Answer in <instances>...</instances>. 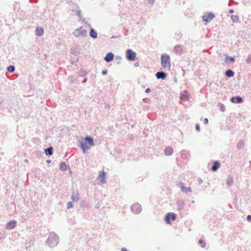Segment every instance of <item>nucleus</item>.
Returning <instances> with one entry per match:
<instances>
[{
  "instance_id": "obj_14",
  "label": "nucleus",
  "mask_w": 251,
  "mask_h": 251,
  "mask_svg": "<svg viewBox=\"0 0 251 251\" xmlns=\"http://www.w3.org/2000/svg\"><path fill=\"white\" fill-rule=\"evenodd\" d=\"M176 204L177 210L180 211L182 210L184 207V201L182 199L177 200L176 201Z\"/></svg>"
},
{
  "instance_id": "obj_59",
  "label": "nucleus",
  "mask_w": 251,
  "mask_h": 251,
  "mask_svg": "<svg viewBox=\"0 0 251 251\" xmlns=\"http://www.w3.org/2000/svg\"><path fill=\"white\" fill-rule=\"evenodd\" d=\"M83 23L86 25V26H87V25H88V24H89L87 21H85V22H83Z\"/></svg>"
},
{
  "instance_id": "obj_23",
  "label": "nucleus",
  "mask_w": 251,
  "mask_h": 251,
  "mask_svg": "<svg viewBox=\"0 0 251 251\" xmlns=\"http://www.w3.org/2000/svg\"><path fill=\"white\" fill-rule=\"evenodd\" d=\"M89 36L94 39H95L98 37V33L93 28H91L90 29Z\"/></svg>"
},
{
  "instance_id": "obj_22",
  "label": "nucleus",
  "mask_w": 251,
  "mask_h": 251,
  "mask_svg": "<svg viewBox=\"0 0 251 251\" xmlns=\"http://www.w3.org/2000/svg\"><path fill=\"white\" fill-rule=\"evenodd\" d=\"M164 151L166 156H170L173 153L174 150L172 147L169 146L165 148Z\"/></svg>"
},
{
  "instance_id": "obj_11",
  "label": "nucleus",
  "mask_w": 251,
  "mask_h": 251,
  "mask_svg": "<svg viewBox=\"0 0 251 251\" xmlns=\"http://www.w3.org/2000/svg\"><path fill=\"white\" fill-rule=\"evenodd\" d=\"M82 139L90 148L94 146V139L92 136L87 135L84 138H82Z\"/></svg>"
},
{
  "instance_id": "obj_1",
  "label": "nucleus",
  "mask_w": 251,
  "mask_h": 251,
  "mask_svg": "<svg viewBox=\"0 0 251 251\" xmlns=\"http://www.w3.org/2000/svg\"><path fill=\"white\" fill-rule=\"evenodd\" d=\"M60 241L59 236L54 231L50 232L49 236L45 242V244L50 248H53L56 247Z\"/></svg>"
},
{
  "instance_id": "obj_48",
  "label": "nucleus",
  "mask_w": 251,
  "mask_h": 251,
  "mask_svg": "<svg viewBox=\"0 0 251 251\" xmlns=\"http://www.w3.org/2000/svg\"><path fill=\"white\" fill-rule=\"evenodd\" d=\"M247 219L248 221L251 222V215H248L247 217Z\"/></svg>"
},
{
  "instance_id": "obj_8",
  "label": "nucleus",
  "mask_w": 251,
  "mask_h": 251,
  "mask_svg": "<svg viewBox=\"0 0 251 251\" xmlns=\"http://www.w3.org/2000/svg\"><path fill=\"white\" fill-rule=\"evenodd\" d=\"M86 30L82 29V26L76 28L73 33L74 35L76 37L80 36H85L86 33Z\"/></svg>"
},
{
  "instance_id": "obj_62",
  "label": "nucleus",
  "mask_w": 251,
  "mask_h": 251,
  "mask_svg": "<svg viewBox=\"0 0 251 251\" xmlns=\"http://www.w3.org/2000/svg\"><path fill=\"white\" fill-rule=\"evenodd\" d=\"M71 64H75V62L73 61V60H71Z\"/></svg>"
},
{
  "instance_id": "obj_20",
  "label": "nucleus",
  "mask_w": 251,
  "mask_h": 251,
  "mask_svg": "<svg viewBox=\"0 0 251 251\" xmlns=\"http://www.w3.org/2000/svg\"><path fill=\"white\" fill-rule=\"evenodd\" d=\"M44 152L47 156H50L53 154V148L52 146H50L44 150Z\"/></svg>"
},
{
  "instance_id": "obj_25",
  "label": "nucleus",
  "mask_w": 251,
  "mask_h": 251,
  "mask_svg": "<svg viewBox=\"0 0 251 251\" xmlns=\"http://www.w3.org/2000/svg\"><path fill=\"white\" fill-rule=\"evenodd\" d=\"M225 61L226 63L230 62V63H233L235 61V56H228L227 54H225Z\"/></svg>"
},
{
  "instance_id": "obj_17",
  "label": "nucleus",
  "mask_w": 251,
  "mask_h": 251,
  "mask_svg": "<svg viewBox=\"0 0 251 251\" xmlns=\"http://www.w3.org/2000/svg\"><path fill=\"white\" fill-rule=\"evenodd\" d=\"M106 173L102 170L100 172L99 178H100V182L101 183H104L106 182Z\"/></svg>"
},
{
  "instance_id": "obj_32",
  "label": "nucleus",
  "mask_w": 251,
  "mask_h": 251,
  "mask_svg": "<svg viewBox=\"0 0 251 251\" xmlns=\"http://www.w3.org/2000/svg\"><path fill=\"white\" fill-rule=\"evenodd\" d=\"M81 12L80 9L76 10V15L78 16L79 20L83 22H85V19L82 18Z\"/></svg>"
},
{
  "instance_id": "obj_13",
  "label": "nucleus",
  "mask_w": 251,
  "mask_h": 251,
  "mask_svg": "<svg viewBox=\"0 0 251 251\" xmlns=\"http://www.w3.org/2000/svg\"><path fill=\"white\" fill-rule=\"evenodd\" d=\"M155 76L157 79L165 80L167 77V74L164 71H159L155 74Z\"/></svg>"
},
{
  "instance_id": "obj_49",
  "label": "nucleus",
  "mask_w": 251,
  "mask_h": 251,
  "mask_svg": "<svg viewBox=\"0 0 251 251\" xmlns=\"http://www.w3.org/2000/svg\"><path fill=\"white\" fill-rule=\"evenodd\" d=\"M115 59L116 60H121L122 59V57L120 55H116L115 57Z\"/></svg>"
},
{
  "instance_id": "obj_9",
  "label": "nucleus",
  "mask_w": 251,
  "mask_h": 251,
  "mask_svg": "<svg viewBox=\"0 0 251 251\" xmlns=\"http://www.w3.org/2000/svg\"><path fill=\"white\" fill-rule=\"evenodd\" d=\"M230 101L231 102L233 103H242L244 101L243 98L239 96H236L234 97H232L230 99Z\"/></svg>"
},
{
  "instance_id": "obj_28",
  "label": "nucleus",
  "mask_w": 251,
  "mask_h": 251,
  "mask_svg": "<svg viewBox=\"0 0 251 251\" xmlns=\"http://www.w3.org/2000/svg\"><path fill=\"white\" fill-rule=\"evenodd\" d=\"M225 75L226 77L231 78L234 76L235 73L232 70L228 69L226 71Z\"/></svg>"
},
{
  "instance_id": "obj_44",
  "label": "nucleus",
  "mask_w": 251,
  "mask_h": 251,
  "mask_svg": "<svg viewBox=\"0 0 251 251\" xmlns=\"http://www.w3.org/2000/svg\"><path fill=\"white\" fill-rule=\"evenodd\" d=\"M198 182L199 185H201L203 182V180L202 179V178H201L200 177H198Z\"/></svg>"
},
{
  "instance_id": "obj_5",
  "label": "nucleus",
  "mask_w": 251,
  "mask_h": 251,
  "mask_svg": "<svg viewBox=\"0 0 251 251\" xmlns=\"http://www.w3.org/2000/svg\"><path fill=\"white\" fill-rule=\"evenodd\" d=\"M131 212L135 214H139L142 211V206L138 203L132 204L130 207Z\"/></svg>"
},
{
  "instance_id": "obj_57",
  "label": "nucleus",
  "mask_w": 251,
  "mask_h": 251,
  "mask_svg": "<svg viewBox=\"0 0 251 251\" xmlns=\"http://www.w3.org/2000/svg\"><path fill=\"white\" fill-rule=\"evenodd\" d=\"M66 1L68 4H69L70 3H72V4L73 3L72 0H66Z\"/></svg>"
},
{
  "instance_id": "obj_53",
  "label": "nucleus",
  "mask_w": 251,
  "mask_h": 251,
  "mask_svg": "<svg viewBox=\"0 0 251 251\" xmlns=\"http://www.w3.org/2000/svg\"><path fill=\"white\" fill-rule=\"evenodd\" d=\"M121 36V35H119V36H112L111 37V39H113V38H119V37H120Z\"/></svg>"
},
{
  "instance_id": "obj_26",
  "label": "nucleus",
  "mask_w": 251,
  "mask_h": 251,
  "mask_svg": "<svg viewBox=\"0 0 251 251\" xmlns=\"http://www.w3.org/2000/svg\"><path fill=\"white\" fill-rule=\"evenodd\" d=\"M68 169H70L69 166H68L66 162H62L59 165V169L62 171H67Z\"/></svg>"
},
{
  "instance_id": "obj_50",
  "label": "nucleus",
  "mask_w": 251,
  "mask_h": 251,
  "mask_svg": "<svg viewBox=\"0 0 251 251\" xmlns=\"http://www.w3.org/2000/svg\"><path fill=\"white\" fill-rule=\"evenodd\" d=\"M151 89L150 88H148L147 89H146L145 91V92L146 93H149L150 92H151Z\"/></svg>"
},
{
  "instance_id": "obj_60",
  "label": "nucleus",
  "mask_w": 251,
  "mask_h": 251,
  "mask_svg": "<svg viewBox=\"0 0 251 251\" xmlns=\"http://www.w3.org/2000/svg\"><path fill=\"white\" fill-rule=\"evenodd\" d=\"M87 26L88 27H90V29L91 28H92V27H91V25L90 24H88V25H87Z\"/></svg>"
},
{
  "instance_id": "obj_29",
  "label": "nucleus",
  "mask_w": 251,
  "mask_h": 251,
  "mask_svg": "<svg viewBox=\"0 0 251 251\" xmlns=\"http://www.w3.org/2000/svg\"><path fill=\"white\" fill-rule=\"evenodd\" d=\"M175 52L176 53H181L182 52V48L180 45H177L174 48Z\"/></svg>"
},
{
  "instance_id": "obj_52",
  "label": "nucleus",
  "mask_w": 251,
  "mask_h": 251,
  "mask_svg": "<svg viewBox=\"0 0 251 251\" xmlns=\"http://www.w3.org/2000/svg\"><path fill=\"white\" fill-rule=\"evenodd\" d=\"M139 66V62H137L134 63V66L135 67H138Z\"/></svg>"
},
{
  "instance_id": "obj_58",
  "label": "nucleus",
  "mask_w": 251,
  "mask_h": 251,
  "mask_svg": "<svg viewBox=\"0 0 251 251\" xmlns=\"http://www.w3.org/2000/svg\"><path fill=\"white\" fill-rule=\"evenodd\" d=\"M46 162L48 163V164H50L51 162V161L50 159H48L47 161H46Z\"/></svg>"
},
{
  "instance_id": "obj_54",
  "label": "nucleus",
  "mask_w": 251,
  "mask_h": 251,
  "mask_svg": "<svg viewBox=\"0 0 251 251\" xmlns=\"http://www.w3.org/2000/svg\"><path fill=\"white\" fill-rule=\"evenodd\" d=\"M229 13H233L234 12V10L233 9H230L228 11Z\"/></svg>"
},
{
  "instance_id": "obj_27",
  "label": "nucleus",
  "mask_w": 251,
  "mask_h": 251,
  "mask_svg": "<svg viewBox=\"0 0 251 251\" xmlns=\"http://www.w3.org/2000/svg\"><path fill=\"white\" fill-rule=\"evenodd\" d=\"M35 32L36 35L41 36L44 33V29L41 27H37L35 29Z\"/></svg>"
},
{
  "instance_id": "obj_2",
  "label": "nucleus",
  "mask_w": 251,
  "mask_h": 251,
  "mask_svg": "<svg viewBox=\"0 0 251 251\" xmlns=\"http://www.w3.org/2000/svg\"><path fill=\"white\" fill-rule=\"evenodd\" d=\"M161 64L163 68L170 69V57L167 54H162L161 56Z\"/></svg>"
},
{
  "instance_id": "obj_51",
  "label": "nucleus",
  "mask_w": 251,
  "mask_h": 251,
  "mask_svg": "<svg viewBox=\"0 0 251 251\" xmlns=\"http://www.w3.org/2000/svg\"><path fill=\"white\" fill-rule=\"evenodd\" d=\"M149 3L152 4L154 2V0H147Z\"/></svg>"
},
{
  "instance_id": "obj_33",
  "label": "nucleus",
  "mask_w": 251,
  "mask_h": 251,
  "mask_svg": "<svg viewBox=\"0 0 251 251\" xmlns=\"http://www.w3.org/2000/svg\"><path fill=\"white\" fill-rule=\"evenodd\" d=\"M7 71L10 73H13L15 70V67L14 65H9L7 68Z\"/></svg>"
},
{
  "instance_id": "obj_24",
  "label": "nucleus",
  "mask_w": 251,
  "mask_h": 251,
  "mask_svg": "<svg viewBox=\"0 0 251 251\" xmlns=\"http://www.w3.org/2000/svg\"><path fill=\"white\" fill-rule=\"evenodd\" d=\"M179 187L181 188L182 192L187 193L188 192H191V188L190 187H186L184 186L183 183L180 182L179 183Z\"/></svg>"
},
{
  "instance_id": "obj_19",
  "label": "nucleus",
  "mask_w": 251,
  "mask_h": 251,
  "mask_svg": "<svg viewBox=\"0 0 251 251\" xmlns=\"http://www.w3.org/2000/svg\"><path fill=\"white\" fill-rule=\"evenodd\" d=\"M71 199L74 201H77L79 199V195L78 192L73 190Z\"/></svg>"
},
{
  "instance_id": "obj_34",
  "label": "nucleus",
  "mask_w": 251,
  "mask_h": 251,
  "mask_svg": "<svg viewBox=\"0 0 251 251\" xmlns=\"http://www.w3.org/2000/svg\"><path fill=\"white\" fill-rule=\"evenodd\" d=\"M199 244L202 248H204L206 247V242L203 240H202L201 239H199Z\"/></svg>"
},
{
  "instance_id": "obj_56",
  "label": "nucleus",
  "mask_w": 251,
  "mask_h": 251,
  "mask_svg": "<svg viewBox=\"0 0 251 251\" xmlns=\"http://www.w3.org/2000/svg\"><path fill=\"white\" fill-rule=\"evenodd\" d=\"M121 251H128L126 248H122L121 249Z\"/></svg>"
},
{
  "instance_id": "obj_61",
  "label": "nucleus",
  "mask_w": 251,
  "mask_h": 251,
  "mask_svg": "<svg viewBox=\"0 0 251 251\" xmlns=\"http://www.w3.org/2000/svg\"><path fill=\"white\" fill-rule=\"evenodd\" d=\"M233 0H229V2H228V5H230L229 3H230V2H233Z\"/></svg>"
},
{
  "instance_id": "obj_12",
  "label": "nucleus",
  "mask_w": 251,
  "mask_h": 251,
  "mask_svg": "<svg viewBox=\"0 0 251 251\" xmlns=\"http://www.w3.org/2000/svg\"><path fill=\"white\" fill-rule=\"evenodd\" d=\"M17 225V221L15 220H11L7 222L5 226V229L11 230L14 228Z\"/></svg>"
},
{
  "instance_id": "obj_39",
  "label": "nucleus",
  "mask_w": 251,
  "mask_h": 251,
  "mask_svg": "<svg viewBox=\"0 0 251 251\" xmlns=\"http://www.w3.org/2000/svg\"><path fill=\"white\" fill-rule=\"evenodd\" d=\"M76 78L73 79V76H69L68 78V80L69 82L72 83H75L76 82Z\"/></svg>"
},
{
  "instance_id": "obj_3",
  "label": "nucleus",
  "mask_w": 251,
  "mask_h": 251,
  "mask_svg": "<svg viewBox=\"0 0 251 251\" xmlns=\"http://www.w3.org/2000/svg\"><path fill=\"white\" fill-rule=\"evenodd\" d=\"M177 218V215L173 212H168L167 213L164 218V220L166 224H171L172 222L175 221Z\"/></svg>"
},
{
  "instance_id": "obj_63",
  "label": "nucleus",
  "mask_w": 251,
  "mask_h": 251,
  "mask_svg": "<svg viewBox=\"0 0 251 251\" xmlns=\"http://www.w3.org/2000/svg\"><path fill=\"white\" fill-rule=\"evenodd\" d=\"M174 81H175V82H177V79H176V78H175V79H174Z\"/></svg>"
},
{
  "instance_id": "obj_37",
  "label": "nucleus",
  "mask_w": 251,
  "mask_h": 251,
  "mask_svg": "<svg viewBox=\"0 0 251 251\" xmlns=\"http://www.w3.org/2000/svg\"><path fill=\"white\" fill-rule=\"evenodd\" d=\"M231 19L234 23H236L239 21V17L237 15H232L231 16Z\"/></svg>"
},
{
  "instance_id": "obj_30",
  "label": "nucleus",
  "mask_w": 251,
  "mask_h": 251,
  "mask_svg": "<svg viewBox=\"0 0 251 251\" xmlns=\"http://www.w3.org/2000/svg\"><path fill=\"white\" fill-rule=\"evenodd\" d=\"M233 184V177L231 176H229V177L226 180V185L228 186H231Z\"/></svg>"
},
{
  "instance_id": "obj_40",
  "label": "nucleus",
  "mask_w": 251,
  "mask_h": 251,
  "mask_svg": "<svg viewBox=\"0 0 251 251\" xmlns=\"http://www.w3.org/2000/svg\"><path fill=\"white\" fill-rule=\"evenodd\" d=\"M246 62L247 64H250L251 63V53L249 54L246 59Z\"/></svg>"
},
{
  "instance_id": "obj_10",
  "label": "nucleus",
  "mask_w": 251,
  "mask_h": 251,
  "mask_svg": "<svg viewBox=\"0 0 251 251\" xmlns=\"http://www.w3.org/2000/svg\"><path fill=\"white\" fill-rule=\"evenodd\" d=\"M71 53L74 55H78L80 54L79 50L80 48L79 46L76 44H74L72 45L71 48Z\"/></svg>"
},
{
  "instance_id": "obj_31",
  "label": "nucleus",
  "mask_w": 251,
  "mask_h": 251,
  "mask_svg": "<svg viewBox=\"0 0 251 251\" xmlns=\"http://www.w3.org/2000/svg\"><path fill=\"white\" fill-rule=\"evenodd\" d=\"M245 145L244 141L243 140H241L239 141V142L238 143L237 145V147L238 150H241L244 147V146Z\"/></svg>"
},
{
  "instance_id": "obj_21",
  "label": "nucleus",
  "mask_w": 251,
  "mask_h": 251,
  "mask_svg": "<svg viewBox=\"0 0 251 251\" xmlns=\"http://www.w3.org/2000/svg\"><path fill=\"white\" fill-rule=\"evenodd\" d=\"M88 74V71L83 68H81L77 72V75L79 77H85Z\"/></svg>"
},
{
  "instance_id": "obj_16",
  "label": "nucleus",
  "mask_w": 251,
  "mask_h": 251,
  "mask_svg": "<svg viewBox=\"0 0 251 251\" xmlns=\"http://www.w3.org/2000/svg\"><path fill=\"white\" fill-rule=\"evenodd\" d=\"M114 58V54L112 52H109L106 54L104 57V60L106 62L112 61Z\"/></svg>"
},
{
  "instance_id": "obj_46",
  "label": "nucleus",
  "mask_w": 251,
  "mask_h": 251,
  "mask_svg": "<svg viewBox=\"0 0 251 251\" xmlns=\"http://www.w3.org/2000/svg\"><path fill=\"white\" fill-rule=\"evenodd\" d=\"M142 100L145 102H148L149 101H150V100L147 98H143Z\"/></svg>"
},
{
  "instance_id": "obj_36",
  "label": "nucleus",
  "mask_w": 251,
  "mask_h": 251,
  "mask_svg": "<svg viewBox=\"0 0 251 251\" xmlns=\"http://www.w3.org/2000/svg\"><path fill=\"white\" fill-rule=\"evenodd\" d=\"M73 6H72L71 10L72 11H76V10L80 9L79 6L75 3H73Z\"/></svg>"
},
{
  "instance_id": "obj_42",
  "label": "nucleus",
  "mask_w": 251,
  "mask_h": 251,
  "mask_svg": "<svg viewBox=\"0 0 251 251\" xmlns=\"http://www.w3.org/2000/svg\"><path fill=\"white\" fill-rule=\"evenodd\" d=\"M195 129L198 131H200V126L199 124H196L195 125Z\"/></svg>"
},
{
  "instance_id": "obj_15",
  "label": "nucleus",
  "mask_w": 251,
  "mask_h": 251,
  "mask_svg": "<svg viewBox=\"0 0 251 251\" xmlns=\"http://www.w3.org/2000/svg\"><path fill=\"white\" fill-rule=\"evenodd\" d=\"M189 94L186 90L183 91L182 93H180V98L183 101H187L189 100Z\"/></svg>"
},
{
  "instance_id": "obj_6",
  "label": "nucleus",
  "mask_w": 251,
  "mask_h": 251,
  "mask_svg": "<svg viewBox=\"0 0 251 251\" xmlns=\"http://www.w3.org/2000/svg\"><path fill=\"white\" fill-rule=\"evenodd\" d=\"M79 147L82 149V152L83 154H85L86 152V151L90 150L91 149L90 147L88 146V145L83 140L82 138H81L79 140Z\"/></svg>"
},
{
  "instance_id": "obj_64",
  "label": "nucleus",
  "mask_w": 251,
  "mask_h": 251,
  "mask_svg": "<svg viewBox=\"0 0 251 251\" xmlns=\"http://www.w3.org/2000/svg\"><path fill=\"white\" fill-rule=\"evenodd\" d=\"M25 162H28V160H27V159H25Z\"/></svg>"
},
{
  "instance_id": "obj_55",
  "label": "nucleus",
  "mask_w": 251,
  "mask_h": 251,
  "mask_svg": "<svg viewBox=\"0 0 251 251\" xmlns=\"http://www.w3.org/2000/svg\"><path fill=\"white\" fill-rule=\"evenodd\" d=\"M87 81V78H86L85 79H84L82 81V83H85V82H86Z\"/></svg>"
},
{
  "instance_id": "obj_35",
  "label": "nucleus",
  "mask_w": 251,
  "mask_h": 251,
  "mask_svg": "<svg viewBox=\"0 0 251 251\" xmlns=\"http://www.w3.org/2000/svg\"><path fill=\"white\" fill-rule=\"evenodd\" d=\"M80 206L82 208H88V204L85 201H82L80 203Z\"/></svg>"
},
{
  "instance_id": "obj_7",
  "label": "nucleus",
  "mask_w": 251,
  "mask_h": 251,
  "mask_svg": "<svg viewBox=\"0 0 251 251\" xmlns=\"http://www.w3.org/2000/svg\"><path fill=\"white\" fill-rule=\"evenodd\" d=\"M215 17V15L212 12H208L205 13L202 16V20L205 22L206 23H209Z\"/></svg>"
},
{
  "instance_id": "obj_38",
  "label": "nucleus",
  "mask_w": 251,
  "mask_h": 251,
  "mask_svg": "<svg viewBox=\"0 0 251 251\" xmlns=\"http://www.w3.org/2000/svg\"><path fill=\"white\" fill-rule=\"evenodd\" d=\"M220 110L222 112H225L226 110L225 106L223 103H219V104Z\"/></svg>"
},
{
  "instance_id": "obj_47",
  "label": "nucleus",
  "mask_w": 251,
  "mask_h": 251,
  "mask_svg": "<svg viewBox=\"0 0 251 251\" xmlns=\"http://www.w3.org/2000/svg\"><path fill=\"white\" fill-rule=\"evenodd\" d=\"M208 123V120L207 118H205L203 120V124L204 125H207Z\"/></svg>"
},
{
  "instance_id": "obj_4",
  "label": "nucleus",
  "mask_w": 251,
  "mask_h": 251,
  "mask_svg": "<svg viewBox=\"0 0 251 251\" xmlns=\"http://www.w3.org/2000/svg\"><path fill=\"white\" fill-rule=\"evenodd\" d=\"M126 59L127 60L133 61L136 59V53L131 49H127L126 51Z\"/></svg>"
},
{
  "instance_id": "obj_41",
  "label": "nucleus",
  "mask_w": 251,
  "mask_h": 251,
  "mask_svg": "<svg viewBox=\"0 0 251 251\" xmlns=\"http://www.w3.org/2000/svg\"><path fill=\"white\" fill-rule=\"evenodd\" d=\"M73 207V204L72 201H69L67 204V208L70 209Z\"/></svg>"
},
{
  "instance_id": "obj_45",
  "label": "nucleus",
  "mask_w": 251,
  "mask_h": 251,
  "mask_svg": "<svg viewBox=\"0 0 251 251\" xmlns=\"http://www.w3.org/2000/svg\"><path fill=\"white\" fill-rule=\"evenodd\" d=\"M182 34L180 33H178L177 34H176V39L177 40L180 39L182 37Z\"/></svg>"
},
{
  "instance_id": "obj_18",
  "label": "nucleus",
  "mask_w": 251,
  "mask_h": 251,
  "mask_svg": "<svg viewBox=\"0 0 251 251\" xmlns=\"http://www.w3.org/2000/svg\"><path fill=\"white\" fill-rule=\"evenodd\" d=\"M221 166V163L219 161L216 160L213 162L211 169L213 172H216Z\"/></svg>"
},
{
  "instance_id": "obj_43",
  "label": "nucleus",
  "mask_w": 251,
  "mask_h": 251,
  "mask_svg": "<svg viewBox=\"0 0 251 251\" xmlns=\"http://www.w3.org/2000/svg\"><path fill=\"white\" fill-rule=\"evenodd\" d=\"M107 73H108L107 70V69H104V70L102 71L101 74L103 75H106L107 74Z\"/></svg>"
}]
</instances>
